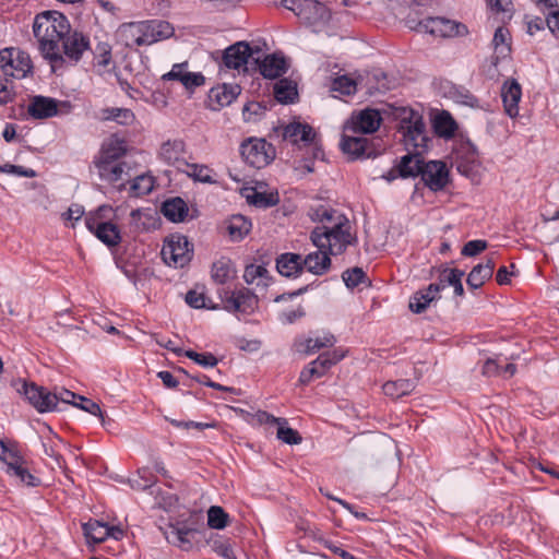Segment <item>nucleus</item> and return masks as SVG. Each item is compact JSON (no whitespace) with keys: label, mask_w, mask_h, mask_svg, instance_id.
Instances as JSON below:
<instances>
[{"label":"nucleus","mask_w":559,"mask_h":559,"mask_svg":"<svg viewBox=\"0 0 559 559\" xmlns=\"http://www.w3.org/2000/svg\"><path fill=\"white\" fill-rule=\"evenodd\" d=\"M309 217L321 225L311 231V240L318 249H325L331 254H340L355 240L350 233V223L338 211L319 205L311 207Z\"/></svg>","instance_id":"1"},{"label":"nucleus","mask_w":559,"mask_h":559,"mask_svg":"<svg viewBox=\"0 0 559 559\" xmlns=\"http://www.w3.org/2000/svg\"><path fill=\"white\" fill-rule=\"evenodd\" d=\"M33 31L43 56L52 62L55 70V63L63 61L59 44L70 31L68 20L59 12L46 11L36 16Z\"/></svg>","instance_id":"2"},{"label":"nucleus","mask_w":559,"mask_h":559,"mask_svg":"<svg viewBox=\"0 0 559 559\" xmlns=\"http://www.w3.org/2000/svg\"><path fill=\"white\" fill-rule=\"evenodd\" d=\"M174 34V27L166 21H142L123 24L119 37L127 47L152 45Z\"/></svg>","instance_id":"3"},{"label":"nucleus","mask_w":559,"mask_h":559,"mask_svg":"<svg viewBox=\"0 0 559 559\" xmlns=\"http://www.w3.org/2000/svg\"><path fill=\"white\" fill-rule=\"evenodd\" d=\"M400 132L407 148L413 147L416 152L426 148L428 139L425 133V123L418 112L412 109L403 110Z\"/></svg>","instance_id":"4"},{"label":"nucleus","mask_w":559,"mask_h":559,"mask_svg":"<svg viewBox=\"0 0 559 559\" xmlns=\"http://www.w3.org/2000/svg\"><path fill=\"white\" fill-rule=\"evenodd\" d=\"M0 70L7 78L24 79L33 70L31 57L17 48H3L0 50Z\"/></svg>","instance_id":"5"},{"label":"nucleus","mask_w":559,"mask_h":559,"mask_svg":"<svg viewBox=\"0 0 559 559\" xmlns=\"http://www.w3.org/2000/svg\"><path fill=\"white\" fill-rule=\"evenodd\" d=\"M160 254L167 265L183 267L191 261L192 249L186 236L170 235L166 238Z\"/></svg>","instance_id":"6"},{"label":"nucleus","mask_w":559,"mask_h":559,"mask_svg":"<svg viewBox=\"0 0 559 559\" xmlns=\"http://www.w3.org/2000/svg\"><path fill=\"white\" fill-rule=\"evenodd\" d=\"M281 4L309 24L326 22L330 19L329 9L317 0H282Z\"/></svg>","instance_id":"7"},{"label":"nucleus","mask_w":559,"mask_h":559,"mask_svg":"<svg viewBox=\"0 0 559 559\" xmlns=\"http://www.w3.org/2000/svg\"><path fill=\"white\" fill-rule=\"evenodd\" d=\"M417 29L439 38H452L467 34V27L464 24L441 16L427 17L420 21Z\"/></svg>","instance_id":"8"},{"label":"nucleus","mask_w":559,"mask_h":559,"mask_svg":"<svg viewBox=\"0 0 559 559\" xmlns=\"http://www.w3.org/2000/svg\"><path fill=\"white\" fill-rule=\"evenodd\" d=\"M241 155L252 167L262 168L274 159L275 148L264 139H249L241 144Z\"/></svg>","instance_id":"9"},{"label":"nucleus","mask_w":559,"mask_h":559,"mask_svg":"<svg viewBox=\"0 0 559 559\" xmlns=\"http://www.w3.org/2000/svg\"><path fill=\"white\" fill-rule=\"evenodd\" d=\"M17 392L28 401L38 413H48L57 409V397L46 388L34 382L21 381Z\"/></svg>","instance_id":"10"},{"label":"nucleus","mask_w":559,"mask_h":559,"mask_svg":"<svg viewBox=\"0 0 559 559\" xmlns=\"http://www.w3.org/2000/svg\"><path fill=\"white\" fill-rule=\"evenodd\" d=\"M222 302L226 311L252 313L258 309L259 299L250 289L241 287L224 292Z\"/></svg>","instance_id":"11"},{"label":"nucleus","mask_w":559,"mask_h":559,"mask_svg":"<svg viewBox=\"0 0 559 559\" xmlns=\"http://www.w3.org/2000/svg\"><path fill=\"white\" fill-rule=\"evenodd\" d=\"M340 145L343 153L353 159L364 156H371V152L368 146V140L362 136V134L354 131L353 127H343V134Z\"/></svg>","instance_id":"12"},{"label":"nucleus","mask_w":559,"mask_h":559,"mask_svg":"<svg viewBox=\"0 0 559 559\" xmlns=\"http://www.w3.org/2000/svg\"><path fill=\"white\" fill-rule=\"evenodd\" d=\"M421 180L432 191H440L449 182V171L440 160L425 162L420 173Z\"/></svg>","instance_id":"13"},{"label":"nucleus","mask_w":559,"mask_h":559,"mask_svg":"<svg viewBox=\"0 0 559 559\" xmlns=\"http://www.w3.org/2000/svg\"><path fill=\"white\" fill-rule=\"evenodd\" d=\"M241 88L238 84H222L210 90L209 108L217 111L223 107L230 105L240 94Z\"/></svg>","instance_id":"14"},{"label":"nucleus","mask_w":559,"mask_h":559,"mask_svg":"<svg viewBox=\"0 0 559 559\" xmlns=\"http://www.w3.org/2000/svg\"><path fill=\"white\" fill-rule=\"evenodd\" d=\"M381 123V117L378 110L365 109L353 115L349 120L344 124L345 127H353L354 131L359 134H367L376 132Z\"/></svg>","instance_id":"15"},{"label":"nucleus","mask_w":559,"mask_h":559,"mask_svg":"<svg viewBox=\"0 0 559 559\" xmlns=\"http://www.w3.org/2000/svg\"><path fill=\"white\" fill-rule=\"evenodd\" d=\"M335 343L336 337L330 332H324L322 335L314 337L296 338L293 343V349L302 355H311L322 348L332 347Z\"/></svg>","instance_id":"16"},{"label":"nucleus","mask_w":559,"mask_h":559,"mask_svg":"<svg viewBox=\"0 0 559 559\" xmlns=\"http://www.w3.org/2000/svg\"><path fill=\"white\" fill-rule=\"evenodd\" d=\"M252 55V49L246 41H238L225 49L223 53V64L228 69H246L248 59Z\"/></svg>","instance_id":"17"},{"label":"nucleus","mask_w":559,"mask_h":559,"mask_svg":"<svg viewBox=\"0 0 559 559\" xmlns=\"http://www.w3.org/2000/svg\"><path fill=\"white\" fill-rule=\"evenodd\" d=\"M441 298V284H430L427 288L416 292L409 299V309L423 312L436 305Z\"/></svg>","instance_id":"18"},{"label":"nucleus","mask_w":559,"mask_h":559,"mask_svg":"<svg viewBox=\"0 0 559 559\" xmlns=\"http://www.w3.org/2000/svg\"><path fill=\"white\" fill-rule=\"evenodd\" d=\"M95 166L98 170L100 179L111 183L124 180L126 177H129L130 168L128 167L127 163L121 160L97 159L95 162Z\"/></svg>","instance_id":"19"},{"label":"nucleus","mask_w":559,"mask_h":559,"mask_svg":"<svg viewBox=\"0 0 559 559\" xmlns=\"http://www.w3.org/2000/svg\"><path fill=\"white\" fill-rule=\"evenodd\" d=\"M185 151L186 144L182 140H167L160 145L159 157L168 165L176 166L180 170L186 165L183 158Z\"/></svg>","instance_id":"20"},{"label":"nucleus","mask_w":559,"mask_h":559,"mask_svg":"<svg viewBox=\"0 0 559 559\" xmlns=\"http://www.w3.org/2000/svg\"><path fill=\"white\" fill-rule=\"evenodd\" d=\"M522 96V88L515 79L507 80L501 87V97L506 114L515 118L519 115V102Z\"/></svg>","instance_id":"21"},{"label":"nucleus","mask_w":559,"mask_h":559,"mask_svg":"<svg viewBox=\"0 0 559 559\" xmlns=\"http://www.w3.org/2000/svg\"><path fill=\"white\" fill-rule=\"evenodd\" d=\"M187 63L174 64L171 70L162 76L164 81H179L187 90L204 84V76L201 73H192L187 71Z\"/></svg>","instance_id":"22"},{"label":"nucleus","mask_w":559,"mask_h":559,"mask_svg":"<svg viewBox=\"0 0 559 559\" xmlns=\"http://www.w3.org/2000/svg\"><path fill=\"white\" fill-rule=\"evenodd\" d=\"M62 51L64 56L71 61H79L82 57V53L88 49V40L87 38L78 32L70 33L63 37L61 40Z\"/></svg>","instance_id":"23"},{"label":"nucleus","mask_w":559,"mask_h":559,"mask_svg":"<svg viewBox=\"0 0 559 559\" xmlns=\"http://www.w3.org/2000/svg\"><path fill=\"white\" fill-rule=\"evenodd\" d=\"M478 162L477 147L471 142H464L460 145L456 153L455 167L459 173L469 176Z\"/></svg>","instance_id":"24"},{"label":"nucleus","mask_w":559,"mask_h":559,"mask_svg":"<svg viewBox=\"0 0 559 559\" xmlns=\"http://www.w3.org/2000/svg\"><path fill=\"white\" fill-rule=\"evenodd\" d=\"M35 119H46L58 114V102L50 97L34 96L27 109Z\"/></svg>","instance_id":"25"},{"label":"nucleus","mask_w":559,"mask_h":559,"mask_svg":"<svg viewBox=\"0 0 559 559\" xmlns=\"http://www.w3.org/2000/svg\"><path fill=\"white\" fill-rule=\"evenodd\" d=\"M316 136V133L307 123L292 122L284 128L283 138L293 144L304 143L310 144Z\"/></svg>","instance_id":"26"},{"label":"nucleus","mask_w":559,"mask_h":559,"mask_svg":"<svg viewBox=\"0 0 559 559\" xmlns=\"http://www.w3.org/2000/svg\"><path fill=\"white\" fill-rule=\"evenodd\" d=\"M329 254L330 253L325 249H319L316 252L309 253L302 258L304 267L316 275L324 274L331 265Z\"/></svg>","instance_id":"27"},{"label":"nucleus","mask_w":559,"mask_h":559,"mask_svg":"<svg viewBox=\"0 0 559 559\" xmlns=\"http://www.w3.org/2000/svg\"><path fill=\"white\" fill-rule=\"evenodd\" d=\"M276 267L284 276L298 275L304 270L302 257L297 253H284L277 259Z\"/></svg>","instance_id":"28"},{"label":"nucleus","mask_w":559,"mask_h":559,"mask_svg":"<svg viewBox=\"0 0 559 559\" xmlns=\"http://www.w3.org/2000/svg\"><path fill=\"white\" fill-rule=\"evenodd\" d=\"M287 70L286 59L276 53L266 56L260 64V72L264 78L275 79Z\"/></svg>","instance_id":"29"},{"label":"nucleus","mask_w":559,"mask_h":559,"mask_svg":"<svg viewBox=\"0 0 559 559\" xmlns=\"http://www.w3.org/2000/svg\"><path fill=\"white\" fill-rule=\"evenodd\" d=\"M417 385L416 380L399 379L395 381H386L382 385L383 393L394 400L411 394Z\"/></svg>","instance_id":"30"},{"label":"nucleus","mask_w":559,"mask_h":559,"mask_svg":"<svg viewBox=\"0 0 559 559\" xmlns=\"http://www.w3.org/2000/svg\"><path fill=\"white\" fill-rule=\"evenodd\" d=\"M425 160L420 156V152L414 154H407L401 158L399 164L400 177H416L420 176Z\"/></svg>","instance_id":"31"},{"label":"nucleus","mask_w":559,"mask_h":559,"mask_svg":"<svg viewBox=\"0 0 559 559\" xmlns=\"http://www.w3.org/2000/svg\"><path fill=\"white\" fill-rule=\"evenodd\" d=\"M88 544H100L109 537L108 525L97 520H91L82 525Z\"/></svg>","instance_id":"32"},{"label":"nucleus","mask_w":559,"mask_h":559,"mask_svg":"<svg viewBox=\"0 0 559 559\" xmlns=\"http://www.w3.org/2000/svg\"><path fill=\"white\" fill-rule=\"evenodd\" d=\"M162 213L174 223L182 222L188 214L186 202L180 198L167 200L162 205Z\"/></svg>","instance_id":"33"},{"label":"nucleus","mask_w":559,"mask_h":559,"mask_svg":"<svg viewBox=\"0 0 559 559\" xmlns=\"http://www.w3.org/2000/svg\"><path fill=\"white\" fill-rule=\"evenodd\" d=\"M127 152V145L124 140L112 135L103 145L100 156L98 159L104 160H119Z\"/></svg>","instance_id":"34"},{"label":"nucleus","mask_w":559,"mask_h":559,"mask_svg":"<svg viewBox=\"0 0 559 559\" xmlns=\"http://www.w3.org/2000/svg\"><path fill=\"white\" fill-rule=\"evenodd\" d=\"M274 96L282 104L294 103L298 97L297 84L289 79H282L274 84Z\"/></svg>","instance_id":"35"},{"label":"nucleus","mask_w":559,"mask_h":559,"mask_svg":"<svg viewBox=\"0 0 559 559\" xmlns=\"http://www.w3.org/2000/svg\"><path fill=\"white\" fill-rule=\"evenodd\" d=\"M88 230L108 247L117 246L120 241V231L114 223H99L98 227Z\"/></svg>","instance_id":"36"},{"label":"nucleus","mask_w":559,"mask_h":559,"mask_svg":"<svg viewBox=\"0 0 559 559\" xmlns=\"http://www.w3.org/2000/svg\"><path fill=\"white\" fill-rule=\"evenodd\" d=\"M464 276V272L457 269H444L439 277V282L437 284H441V290L447 286H452L454 288V294L456 296H462L464 293L462 277Z\"/></svg>","instance_id":"37"},{"label":"nucleus","mask_w":559,"mask_h":559,"mask_svg":"<svg viewBox=\"0 0 559 559\" xmlns=\"http://www.w3.org/2000/svg\"><path fill=\"white\" fill-rule=\"evenodd\" d=\"M115 211L109 205H100L96 211L91 212L85 217L87 229L98 227L99 223L110 224L115 219Z\"/></svg>","instance_id":"38"},{"label":"nucleus","mask_w":559,"mask_h":559,"mask_svg":"<svg viewBox=\"0 0 559 559\" xmlns=\"http://www.w3.org/2000/svg\"><path fill=\"white\" fill-rule=\"evenodd\" d=\"M252 225L251 222L243 215H233L228 221V233L234 240H240L249 234Z\"/></svg>","instance_id":"39"},{"label":"nucleus","mask_w":559,"mask_h":559,"mask_svg":"<svg viewBox=\"0 0 559 559\" xmlns=\"http://www.w3.org/2000/svg\"><path fill=\"white\" fill-rule=\"evenodd\" d=\"M235 275L233 263L228 259H219L213 263L212 278L217 284H225Z\"/></svg>","instance_id":"40"},{"label":"nucleus","mask_w":559,"mask_h":559,"mask_svg":"<svg viewBox=\"0 0 559 559\" xmlns=\"http://www.w3.org/2000/svg\"><path fill=\"white\" fill-rule=\"evenodd\" d=\"M510 33L504 27H498L495 32L492 44L495 46L496 58H506L510 55Z\"/></svg>","instance_id":"41"},{"label":"nucleus","mask_w":559,"mask_h":559,"mask_svg":"<svg viewBox=\"0 0 559 559\" xmlns=\"http://www.w3.org/2000/svg\"><path fill=\"white\" fill-rule=\"evenodd\" d=\"M180 171L187 174L189 177L200 182H214V179L211 176V169L205 165L189 164L186 162L183 169H180Z\"/></svg>","instance_id":"42"},{"label":"nucleus","mask_w":559,"mask_h":559,"mask_svg":"<svg viewBox=\"0 0 559 559\" xmlns=\"http://www.w3.org/2000/svg\"><path fill=\"white\" fill-rule=\"evenodd\" d=\"M103 120H112L119 124H130L134 120V115L130 109L126 108H106L102 111Z\"/></svg>","instance_id":"43"},{"label":"nucleus","mask_w":559,"mask_h":559,"mask_svg":"<svg viewBox=\"0 0 559 559\" xmlns=\"http://www.w3.org/2000/svg\"><path fill=\"white\" fill-rule=\"evenodd\" d=\"M344 357L345 352L338 348L319 355L313 361L319 369L322 370L323 374H325L332 366L336 365Z\"/></svg>","instance_id":"44"},{"label":"nucleus","mask_w":559,"mask_h":559,"mask_svg":"<svg viewBox=\"0 0 559 559\" xmlns=\"http://www.w3.org/2000/svg\"><path fill=\"white\" fill-rule=\"evenodd\" d=\"M342 278L348 288L358 287L359 285L369 286L370 282L361 267H354L346 270Z\"/></svg>","instance_id":"45"},{"label":"nucleus","mask_w":559,"mask_h":559,"mask_svg":"<svg viewBox=\"0 0 559 559\" xmlns=\"http://www.w3.org/2000/svg\"><path fill=\"white\" fill-rule=\"evenodd\" d=\"M10 476L17 478L22 484L27 486L36 487L40 484L39 478L35 477L28 468L25 466V463H21L10 469H5Z\"/></svg>","instance_id":"46"},{"label":"nucleus","mask_w":559,"mask_h":559,"mask_svg":"<svg viewBox=\"0 0 559 559\" xmlns=\"http://www.w3.org/2000/svg\"><path fill=\"white\" fill-rule=\"evenodd\" d=\"M246 198L249 204L262 209L271 207L278 202V197L276 194L258 192L255 190H252V192L247 194Z\"/></svg>","instance_id":"47"},{"label":"nucleus","mask_w":559,"mask_h":559,"mask_svg":"<svg viewBox=\"0 0 559 559\" xmlns=\"http://www.w3.org/2000/svg\"><path fill=\"white\" fill-rule=\"evenodd\" d=\"M228 514L222 507L213 506L207 511V524L211 528L223 530L227 526Z\"/></svg>","instance_id":"48"},{"label":"nucleus","mask_w":559,"mask_h":559,"mask_svg":"<svg viewBox=\"0 0 559 559\" xmlns=\"http://www.w3.org/2000/svg\"><path fill=\"white\" fill-rule=\"evenodd\" d=\"M435 128L439 135L449 138L454 134L456 123L449 114L442 112L436 118Z\"/></svg>","instance_id":"49"},{"label":"nucleus","mask_w":559,"mask_h":559,"mask_svg":"<svg viewBox=\"0 0 559 559\" xmlns=\"http://www.w3.org/2000/svg\"><path fill=\"white\" fill-rule=\"evenodd\" d=\"M489 278L488 270L481 267V264H477L469 272L466 282L469 288L477 289Z\"/></svg>","instance_id":"50"},{"label":"nucleus","mask_w":559,"mask_h":559,"mask_svg":"<svg viewBox=\"0 0 559 559\" xmlns=\"http://www.w3.org/2000/svg\"><path fill=\"white\" fill-rule=\"evenodd\" d=\"M96 66L107 69L111 64V47L107 43L97 44L94 50Z\"/></svg>","instance_id":"51"},{"label":"nucleus","mask_w":559,"mask_h":559,"mask_svg":"<svg viewBox=\"0 0 559 559\" xmlns=\"http://www.w3.org/2000/svg\"><path fill=\"white\" fill-rule=\"evenodd\" d=\"M154 181L151 176L140 175L136 176L131 183V190L136 195H144L150 193L153 190Z\"/></svg>","instance_id":"52"},{"label":"nucleus","mask_w":559,"mask_h":559,"mask_svg":"<svg viewBox=\"0 0 559 559\" xmlns=\"http://www.w3.org/2000/svg\"><path fill=\"white\" fill-rule=\"evenodd\" d=\"M186 302L194 309H214V307L210 305L211 300L197 289H191L187 293Z\"/></svg>","instance_id":"53"},{"label":"nucleus","mask_w":559,"mask_h":559,"mask_svg":"<svg viewBox=\"0 0 559 559\" xmlns=\"http://www.w3.org/2000/svg\"><path fill=\"white\" fill-rule=\"evenodd\" d=\"M332 90L343 95H353L357 91V83L353 79L342 75L333 81Z\"/></svg>","instance_id":"54"},{"label":"nucleus","mask_w":559,"mask_h":559,"mask_svg":"<svg viewBox=\"0 0 559 559\" xmlns=\"http://www.w3.org/2000/svg\"><path fill=\"white\" fill-rule=\"evenodd\" d=\"M287 424H277V438L287 444H299L302 441L297 430L287 426Z\"/></svg>","instance_id":"55"},{"label":"nucleus","mask_w":559,"mask_h":559,"mask_svg":"<svg viewBox=\"0 0 559 559\" xmlns=\"http://www.w3.org/2000/svg\"><path fill=\"white\" fill-rule=\"evenodd\" d=\"M322 370L319 369V367L314 364L312 360L307 366L302 368L299 374L298 383L300 385H307L312 380L323 377Z\"/></svg>","instance_id":"56"},{"label":"nucleus","mask_w":559,"mask_h":559,"mask_svg":"<svg viewBox=\"0 0 559 559\" xmlns=\"http://www.w3.org/2000/svg\"><path fill=\"white\" fill-rule=\"evenodd\" d=\"M185 355L195 364L205 368H213L218 364L217 358L211 353L199 354L194 350H186Z\"/></svg>","instance_id":"57"},{"label":"nucleus","mask_w":559,"mask_h":559,"mask_svg":"<svg viewBox=\"0 0 559 559\" xmlns=\"http://www.w3.org/2000/svg\"><path fill=\"white\" fill-rule=\"evenodd\" d=\"M192 533H195V530L188 526L175 527L171 532V535L174 536L173 543L182 548H185L186 545L190 546L191 540L188 536Z\"/></svg>","instance_id":"58"},{"label":"nucleus","mask_w":559,"mask_h":559,"mask_svg":"<svg viewBox=\"0 0 559 559\" xmlns=\"http://www.w3.org/2000/svg\"><path fill=\"white\" fill-rule=\"evenodd\" d=\"M79 400L80 403L74 404L75 407L97 416L104 421L103 412L97 403L84 396H79Z\"/></svg>","instance_id":"59"},{"label":"nucleus","mask_w":559,"mask_h":559,"mask_svg":"<svg viewBox=\"0 0 559 559\" xmlns=\"http://www.w3.org/2000/svg\"><path fill=\"white\" fill-rule=\"evenodd\" d=\"M252 420L259 425H277V424H287V419L283 417H275L272 414H269L265 411H258L254 415H252Z\"/></svg>","instance_id":"60"},{"label":"nucleus","mask_w":559,"mask_h":559,"mask_svg":"<svg viewBox=\"0 0 559 559\" xmlns=\"http://www.w3.org/2000/svg\"><path fill=\"white\" fill-rule=\"evenodd\" d=\"M233 342L240 350L249 353L258 352L262 346L260 340H246L242 336H234Z\"/></svg>","instance_id":"61"},{"label":"nucleus","mask_w":559,"mask_h":559,"mask_svg":"<svg viewBox=\"0 0 559 559\" xmlns=\"http://www.w3.org/2000/svg\"><path fill=\"white\" fill-rule=\"evenodd\" d=\"M0 173L12 174V175H16V176L26 177V178L36 177V171L34 169L24 168L23 166L11 165V164H4V165L0 166Z\"/></svg>","instance_id":"62"},{"label":"nucleus","mask_w":559,"mask_h":559,"mask_svg":"<svg viewBox=\"0 0 559 559\" xmlns=\"http://www.w3.org/2000/svg\"><path fill=\"white\" fill-rule=\"evenodd\" d=\"M267 274L266 267L262 265H248L243 273V280L247 284H252L258 277H265Z\"/></svg>","instance_id":"63"},{"label":"nucleus","mask_w":559,"mask_h":559,"mask_svg":"<svg viewBox=\"0 0 559 559\" xmlns=\"http://www.w3.org/2000/svg\"><path fill=\"white\" fill-rule=\"evenodd\" d=\"M487 248L485 240H471L466 242L462 249V254L466 257H474L483 252Z\"/></svg>","instance_id":"64"}]
</instances>
